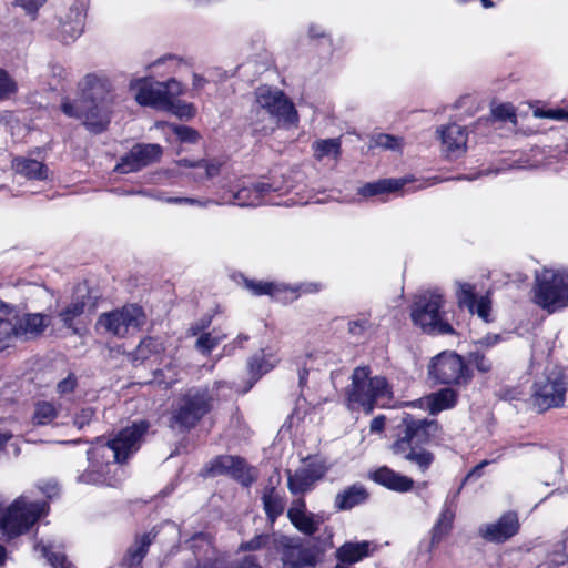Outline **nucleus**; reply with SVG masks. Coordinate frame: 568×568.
Wrapping results in <instances>:
<instances>
[{
	"label": "nucleus",
	"instance_id": "obj_1",
	"mask_svg": "<svg viewBox=\"0 0 568 568\" xmlns=\"http://www.w3.org/2000/svg\"><path fill=\"white\" fill-rule=\"evenodd\" d=\"M148 428H121L108 438H97L88 450L89 467L79 477L83 484L116 486L123 470L116 465L124 463L139 448Z\"/></svg>",
	"mask_w": 568,
	"mask_h": 568
},
{
	"label": "nucleus",
	"instance_id": "obj_2",
	"mask_svg": "<svg viewBox=\"0 0 568 568\" xmlns=\"http://www.w3.org/2000/svg\"><path fill=\"white\" fill-rule=\"evenodd\" d=\"M79 98L64 100L62 112L83 122L93 133L104 131L118 94L112 80L103 73H89L78 84Z\"/></svg>",
	"mask_w": 568,
	"mask_h": 568
},
{
	"label": "nucleus",
	"instance_id": "obj_3",
	"mask_svg": "<svg viewBox=\"0 0 568 568\" xmlns=\"http://www.w3.org/2000/svg\"><path fill=\"white\" fill-rule=\"evenodd\" d=\"M290 186L283 178L252 179L248 176L236 178L230 182H223L216 190L219 205H235L240 207H256L273 203V195H282Z\"/></svg>",
	"mask_w": 568,
	"mask_h": 568
},
{
	"label": "nucleus",
	"instance_id": "obj_4",
	"mask_svg": "<svg viewBox=\"0 0 568 568\" xmlns=\"http://www.w3.org/2000/svg\"><path fill=\"white\" fill-rule=\"evenodd\" d=\"M297 123L295 105L282 90L268 85L255 90V101L251 111V124L255 131L267 135L277 126H296Z\"/></svg>",
	"mask_w": 568,
	"mask_h": 568
},
{
	"label": "nucleus",
	"instance_id": "obj_5",
	"mask_svg": "<svg viewBox=\"0 0 568 568\" xmlns=\"http://www.w3.org/2000/svg\"><path fill=\"white\" fill-rule=\"evenodd\" d=\"M392 398V390L385 377H369L367 367H357L352 374V385L347 393L351 409H363L369 414L374 406L384 407Z\"/></svg>",
	"mask_w": 568,
	"mask_h": 568
},
{
	"label": "nucleus",
	"instance_id": "obj_6",
	"mask_svg": "<svg viewBox=\"0 0 568 568\" xmlns=\"http://www.w3.org/2000/svg\"><path fill=\"white\" fill-rule=\"evenodd\" d=\"M445 298L439 288L427 290L415 295L410 305V320L424 333L430 335L454 334L453 326L442 311Z\"/></svg>",
	"mask_w": 568,
	"mask_h": 568
},
{
	"label": "nucleus",
	"instance_id": "obj_7",
	"mask_svg": "<svg viewBox=\"0 0 568 568\" xmlns=\"http://www.w3.org/2000/svg\"><path fill=\"white\" fill-rule=\"evenodd\" d=\"M232 394V386L225 382H216L212 388L192 389L182 398L175 420L182 426L192 425L210 412L215 400L229 399Z\"/></svg>",
	"mask_w": 568,
	"mask_h": 568
},
{
	"label": "nucleus",
	"instance_id": "obj_8",
	"mask_svg": "<svg viewBox=\"0 0 568 568\" xmlns=\"http://www.w3.org/2000/svg\"><path fill=\"white\" fill-rule=\"evenodd\" d=\"M48 511L44 501H29L20 496L6 509L0 504V529L8 538L26 534Z\"/></svg>",
	"mask_w": 568,
	"mask_h": 568
},
{
	"label": "nucleus",
	"instance_id": "obj_9",
	"mask_svg": "<svg viewBox=\"0 0 568 568\" xmlns=\"http://www.w3.org/2000/svg\"><path fill=\"white\" fill-rule=\"evenodd\" d=\"M535 303L549 313L568 305V270H545L536 277Z\"/></svg>",
	"mask_w": 568,
	"mask_h": 568
},
{
	"label": "nucleus",
	"instance_id": "obj_10",
	"mask_svg": "<svg viewBox=\"0 0 568 568\" xmlns=\"http://www.w3.org/2000/svg\"><path fill=\"white\" fill-rule=\"evenodd\" d=\"M145 321L146 316L143 310L135 304H129L122 308L101 314L97 321V329L123 338L139 332Z\"/></svg>",
	"mask_w": 568,
	"mask_h": 568
},
{
	"label": "nucleus",
	"instance_id": "obj_11",
	"mask_svg": "<svg viewBox=\"0 0 568 568\" xmlns=\"http://www.w3.org/2000/svg\"><path fill=\"white\" fill-rule=\"evenodd\" d=\"M428 442V428H405L403 435L392 445V450L394 454H402L424 471L434 460V456L423 448Z\"/></svg>",
	"mask_w": 568,
	"mask_h": 568
},
{
	"label": "nucleus",
	"instance_id": "obj_12",
	"mask_svg": "<svg viewBox=\"0 0 568 568\" xmlns=\"http://www.w3.org/2000/svg\"><path fill=\"white\" fill-rule=\"evenodd\" d=\"M196 565H189L186 568H225L224 561L217 557L212 544V537L206 532H197L189 540ZM232 568H262L255 556H245Z\"/></svg>",
	"mask_w": 568,
	"mask_h": 568
},
{
	"label": "nucleus",
	"instance_id": "obj_13",
	"mask_svg": "<svg viewBox=\"0 0 568 568\" xmlns=\"http://www.w3.org/2000/svg\"><path fill=\"white\" fill-rule=\"evenodd\" d=\"M568 388V377L560 368L548 372L546 377L534 385L532 402L538 410L561 406Z\"/></svg>",
	"mask_w": 568,
	"mask_h": 568
},
{
	"label": "nucleus",
	"instance_id": "obj_14",
	"mask_svg": "<svg viewBox=\"0 0 568 568\" xmlns=\"http://www.w3.org/2000/svg\"><path fill=\"white\" fill-rule=\"evenodd\" d=\"M200 475L202 477L227 475L245 487L251 486L256 478L254 468L247 466L243 458L232 455H220L211 459Z\"/></svg>",
	"mask_w": 568,
	"mask_h": 568
},
{
	"label": "nucleus",
	"instance_id": "obj_15",
	"mask_svg": "<svg viewBox=\"0 0 568 568\" xmlns=\"http://www.w3.org/2000/svg\"><path fill=\"white\" fill-rule=\"evenodd\" d=\"M428 374L442 384H459L469 378L463 358L454 352H443L435 356L428 367Z\"/></svg>",
	"mask_w": 568,
	"mask_h": 568
},
{
	"label": "nucleus",
	"instance_id": "obj_16",
	"mask_svg": "<svg viewBox=\"0 0 568 568\" xmlns=\"http://www.w3.org/2000/svg\"><path fill=\"white\" fill-rule=\"evenodd\" d=\"M328 467L322 459H308L305 465L294 473L287 470V488L294 496L312 491L316 484L322 480Z\"/></svg>",
	"mask_w": 568,
	"mask_h": 568
},
{
	"label": "nucleus",
	"instance_id": "obj_17",
	"mask_svg": "<svg viewBox=\"0 0 568 568\" xmlns=\"http://www.w3.org/2000/svg\"><path fill=\"white\" fill-rule=\"evenodd\" d=\"M245 287L254 295H270L281 303H290L300 296V292L313 293L321 290L320 284L310 283L301 286H288L283 283L245 280Z\"/></svg>",
	"mask_w": 568,
	"mask_h": 568
},
{
	"label": "nucleus",
	"instance_id": "obj_18",
	"mask_svg": "<svg viewBox=\"0 0 568 568\" xmlns=\"http://www.w3.org/2000/svg\"><path fill=\"white\" fill-rule=\"evenodd\" d=\"M161 156V145L155 143H138L121 158L114 171L121 174L136 172L159 161Z\"/></svg>",
	"mask_w": 568,
	"mask_h": 568
},
{
	"label": "nucleus",
	"instance_id": "obj_19",
	"mask_svg": "<svg viewBox=\"0 0 568 568\" xmlns=\"http://www.w3.org/2000/svg\"><path fill=\"white\" fill-rule=\"evenodd\" d=\"M280 555L282 568H315L318 562L315 548L306 547L287 537L281 540Z\"/></svg>",
	"mask_w": 568,
	"mask_h": 568
},
{
	"label": "nucleus",
	"instance_id": "obj_20",
	"mask_svg": "<svg viewBox=\"0 0 568 568\" xmlns=\"http://www.w3.org/2000/svg\"><path fill=\"white\" fill-rule=\"evenodd\" d=\"M287 518L291 524L306 536L314 535L320 526L326 520L324 513H311L306 508L304 498L294 499L287 510Z\"/></svg>",
	"mask_w": 568,
	"mask_h": 568
},
{
	"label": "nucleus",
	"instance_id": "obj_21",
	"mask_svg": "<svg viewBox=\"0 0 568 568\" xmlns=\"http://www.w3.org/2000/svg\"><path fill=\"white\" fill-rule=\"evenodd\" d=\"M456 297L460 306H465L471 314H477L485 322H490L491 300L487 292L479 298L476 297L475 286L467 282H456Z\"/></svg>",
	"mask_w": 568,
	"mask_h": 568
},
{
	"label": "nucleus",
	"instance_id": "obj_22",
	"mask_svg": "<svg viewBox=\"0 0 568 568\" xmlns=\"http://www.w3.org/2000/svg\"><path fill=\"white\" fill-rule=\"evenodd\" d=\"M130 89L134 93L135 101L140 105L163 110L168 105L165 87L161 82L151 83L146 79H138L131 82Z\"/></svg>",
	"mask_w": 568,
	"mask_h": 568
},
{
	"label": "nucleus",
	"instance_id": "obj_23",
	"mask_svg": "<svg viewBox=\"0 0 568 568\" xmlns=\"http://www.w3.org/2000/svg\"><path fill=\"white\" fill-rule=\"evenodd\" d=\"M519 529V521L516 513L504 514L496 523L485 524L479 527V535L490 542H504L515 536Z\"/></svg>",
	"mask_w": 568,
	"mask_h": 568
},
{
	"label": "nucleus",
	"instance_id": "obj_24",
	"mask_svg": "<svg viewBox=\"0 0 568 568\" xmlns=\"http://www.w3.org/2000/svg\"><path fill=\"white\" fill-rule=\"evenodd\" d=\"M87 0H77L60 23V37L65 43L73 42L84 31Z\"/></svg>",
	"mask_w": 568,
	"mask_h": 568
},
{
	"label": "nucleus",
	"instance_id": "obj_25",
	"mask_svg": "<svg viewBox=\"0 0 568 568\" xmlns=\"http://www.w3.org/2000/svg\"><path fill=\"white\" fill-rule=\"evenodd\" d=\"M443 151L449 159L462 156L467 150L468 132L466 128L452 123L438 130Z\"/></svg>",
	"mask_w": 568,
	"mask_h": 568
},
{
	"label": "nucleus",
	"instance_id": "obj_26",
	"mask_svg": "<svg viewBox=\"0 0 568 568\" xmlns=\"http://www.w3.org/2000/svg\"><path fill=\"white\" fill-rule=\"evenodd\" d=\"M17 341L28 339L40 335L51 323V317L41 313L24 314L22 316L12 312Z\"/></svg>",
	"mask_w": 568,
	"mask_h": 568
},
{
	"label": "nucleus",
	"instance_id": "obj_27",
	"mask_svg": "<svg viewBox=\"0 0 568 568\" xmlns=\"http://www.w3.org/2000/svg\"><path fill=\"white\" fill-rule=\"evenodd\" d=\"M280 361L281 358L277 354V349L271 347H266L260 353L253 355L248 361V371L253 381L244 392H247L261 376L276 367Z\"/></svg>",
	"mask_w": 568,
	"mask_h": 568
},
{
	"label": "nucleus",
	"instance_id": "obj_28",
	"mask_svg": "<svg viewBox=\"0 0 568 568\" xmlns=\"http://www.w3.org/2000/svg\"><path fill=\"white\" fill-rule=\"evenodd\" d=\"M462 487H459L452 496H448L443 509L439 514L432 529V544H439L445 536L449 534L453 528V521L455 518L454 503L457 499Z\"/></svg>",
	"mask_w": 568,
	"mask_h": 568
},
{
	"label": "nucleus",
	"instance_id": "obj_29",
	"mask_svg": "<svg viewBox=\"0 0 568 568\" xmlns=\"http://www.w3.org/2000/svg\"><path fill=\"white\" fill-rule=\"evenodd\" d=\"M371 478L375 483H377L390 490H395V491H399V493H405V491L410 490L413 488V484H414L413 479H410L409 477L400 475L386 466L381 467L377 470H375L374 473H372Z\"/></svg>",
	"mask_w": 568,
	"mask_h": 568
},
{
	"label": "nucleus",
	"instance_id": "obj_30",
	"mask_svg": "<svg viewBox=\"0 0 568 568\" xmlns=\"http://www.w3.org/2000/svg\"><path fill=\"white\" fill-rule=\"evenodd\" d=\"M372 554L369 541H347L336 550V558L344 565L351 566L369 557Z\"/></svg>",
	"mask_w": 568,
	"mask_h": 568
},
{
	"label": "nucleus",
	"instance_id": "obj_31",
	"mask_svg": "<svg viewBox=\"0 0 568 568\" xmlns=\"http://www.w3.org/2000/svg\"><path fill=\"white\" fill-rule=\"evenodd\" d=\"M16 173L29 179L43 181L48 179L49 169L42 162L24 156H17L11 164Z\"/></svg>",
	"mask_w": 568,
	"mask_h": 568
},
{
	"label": "nucleus",
	"instance_id": "obj_32",
	"mask_svg": "<svg viewBox=\"0 0 568 568\" xmlns=\"http://www.w3.org/2000/svg\"><path fill=\"white\" fill-rule=\"evenodd\" d=\"M156 537V532L151 530L141 536H136L132 546L128 549L123 562L128 567H134L142 562L148 554L149 547L152 545Z\"/></svg>",
	"mask_w": 568,
	"mask_h": 568
},
{
	"label": "nucleus",
	"instance_id": "obj_33",
	"mask_svg": "<svg viewBox=\"0 0 568 568\" xmlns=\"http://www.w3.org/2000/svg\"><path fill=\"white\" fill-rule=\"evenodd\" d=\"M368 498V493L363 485L355 484L335 496L334 506L338 510H349L355 506L364 504Z\"/></svg>",
	"mask_w": 568,
	"mask_h": 568
},
{
	"label": "nucleus",
	"instance_id": "obj_34",
	"mask_svg": "<svg viewBox=\"0 0 568 568\" xmlns=\"http://www.w3.org/2000/svg\"><path fill=\"white\" fill-rule=\"evenodd\" d=\"M263 508L268 521L273 525L284 511V497L274 486H266L262 495Z\"/></svg>",
	"mask_w": 568,
	"mask_h": 568
},
{
	"label": "nucleus",
	"instance_id": "obj_35",
	"mask_svg": "<svg viewBox=\"0 0 568 568\" xmlns=\"http://www.w3.org/2000/svg\"><path fill=\"white\" fill-rule=\"evenodd\" d=\"M406 184L405 179H383L366 183L358 189V194L363 197H372L384 193L398 191Z\"/></svg>",
	"mask_w": 568,
	"mask_h": 568
},
{
	"label": "nucleus",
	"instance_id": "obj_36",
	"mask_svg": "<svg viewBox=\"0 0 568 568\" xmlns=\"http://www.w3.org/2000/svg\"><path fill=\"white\" fill-rule=\"evenodd\" d=\"M456 402L457 393L452 388H443L424 398V403L432 414L452 408Z\"/></svg>",
	"mask_w": 568,
	"mask_h": 568
},
{
	"label": "nucleus",
	"instance_id": "obj_37",
	"mask_svg": "<svg viewBox=\"0 0 568 568\" xmlns=\"http://www.w3.org/2000/svg\"><path fill=\"white\" fill-rule=\"evenodd\" d=\"M312 150L317 161H336L341 155V141L338 139L316 140L312 144Z\"/></svg>",
	"mask_w": 568,
	"mask_h": 568
},
{
	"label": "nucleus",
	"instance_id": "obj_38",
	"mask_svg": "<svg viewBox=\"0 0 568 568\" xmlns=\"http://www.w3.org/2000/svg\"><path fill=\"white\" fill-rule=\"evenodd\" d=\"M87 308V302L83 297L77 298L72 301L64 310H62L59 314L61 321L64 326L71 328L74 334L79 333V328L75 326L77 320H79L84 313Z\"/></svg>",
	"mask_w": 568,
	"mask_h": 568
},
{
	"label": "nucleus",
	"instance_id": "obj_39",
	"mask_svg": "<svg viewBox=\"0 0 568 568\" xmlns=\"http://www.w3.org/2000/svg\"><path fill=\"white\" fill-rule=\"evenodd\" d=\"M163 343L159 338L148 337L140 342L134 353V361H149L154 357V362L163 352Z\"/></svg>",
	"mask_w": 568,
	"mask_h": 568
},
{
	"label": "nucleus",
	"instance_id": "obj_40",
	"mask_svg": "<svg viewBox=\"0 0 568 568\" xmlns=\"http://www.w3.org/2000/svg\"><path fill=\"white\" fill-rule=\"evenodd\" d=\"M17 343L14 317L12 312L0 315V352L13 346Z\"/></svg>",
	"mask_w": 568,
	"mask_h": 568
},
{
	"label": "nucleus",
	"instance_id": "obj_41",
	"mask_svg": "<svg viewBox=\"0 0 568 568\" xmlns=\"http://www.w3.org/2000/svg\"><path fill=\"white\" fill-rule=\"evenodd\" d=\"M36 550H40L41 555L47 558L53 568H72L71 562L67 560L65 555L57 549L52 544H37Z\"/></svg>",
	"mask_w": 568,
	"mask_h": 568
},
{
	"label": "nucleus",
	"instance_id": "obj_42",
	"mask_svg": "<svg viewBox=\"0 0 568 568\" xmlns=\"http://www.w3.org/2000/svg\"><path fill=\"white\" fill-rule=\"evenodd\" d=\"M58 416V408L50 402H39L36 404L33 419L37 425L44 426L51 424Z\"/></svg>",
	"mask_w": 568,
	"mask_h": 568
},
{
	"label": "nucleus",
	"instance_id": "obj_43",
	"mask_svg": "<svg viewBox=\"0 0 568 568\" xmlns=\"http://www.w3.org/2000/svg\"><path fill=\"white\" fill-rule=\"evenodd\" d=\"M18 90L16 78L8 70L0 68V102L11 99Z\"/></svg>",
	"mask_w": 568,
	"mask_h": 568
},
{
	"label": "nucleus",
	"instance_id": "obj_44",
	"mask_svg": "<svg viewBox=\"0 0 568 568\" xmlns=\"http://www.w3.org/2000/svg\"><path fill=\"white\" fill-rule=\"evenodd\" d=\"M403 144V139L399 136L378 133L371 138L369 148H381L384 150L400 151Z\"/></svg>",
	"mask_w": 568,
	"mask_h": 568
},
{
	"label": "nucleus",
	"instance_id": "obj_45",
	"mask_svg": "<svg viewBox=\"0 0 568 568\" xmlns=\"http://www.w3.org/2000/svg\"><path fill=\"white\" fill-rule=\"evenodd\" d=\"M225 337V335L219 332H210L202 334L195 344V347L202 352L203 354L210 353L214 347H216L221 341Z\"/></svg>",
	"mask_w": 568,
	"mask_h": 568
},
{
	"label": "nucleus",
	"instance_id": "obj_46",
	"mask_svg": "<svg viewBox=\"0 0 568 568\" xmlns=\"http://www.w3.org/2000/svg\"><path fill=\"white\" fill-rule=\"evenodd\" d=\"M318 361L317 355L307 354L305 358H301L297 363L300 367L298 369V382L300 385H304L307 381V374L310 369L320 368V364L316 362Z\"/></svg>",
	"mask_w": 568,
	"mask_h": 568
},
{
	"label": "nucleus",
	"instance_id": "obj_47",
	"mask_svg": "<svg viewBox=\"0 0 568 568\" xmlns=\"http://www.w3.org/2000/svg\"><path fill=\"white\" fill-rule=\"evenodd\" d=\"M270 534H260L254 536L248 541H244L240 545L239 549L242 551H256L266 547L270 542Z\"/></svg>",
	"mask_w": 568,
	"mask_h": 568
},
{
	"label": "nucleus",
	"instance_id": "obj_48",
	"mask_svg": "<svg viewBox=\"0 0 568 568\" xmlns=\"http://www.w3.org/2000/svg\"><path fill=\"white\" fill-rule=\"evenodd\" d=\"M536 118H547L556 121H567L568 110L562 108L541 109L538 108L534 111Z\"/></svg>",
	"mask_w": 568,
	"mask_h": 568
},
{
	"label": "nucleus",
	"instance_id": "obj_49",
	"mask_svg": "<svg viewBox=\"0 0 568 568\" xmlns=\"http://www.w3.org/2000/svg\"><path fill=\"white\" fill-rule=\"evenodd\" d=\"M567 561L568 555L566 554V545L562 542L556 544L554 550L548 555L549 565L558 567L565 565Z\"/></svg>",
	"mask_w": 568,
	"mask_h": 568
},
{
	"label": "nucleus",
	"instance_id": "obj_50",
	"mask_svg": "<svg viewBox=\"0 0 568 568\" xmlns=\"http://www.w3.org/2000/svg\"><path fill=\"white\" fill-rule=\"evenodd\" d=\"M169 128L182 142L195 143L199 139V133L189 126L170 124Z\"/></svg>",
	"mask_w": 568,
	"mask_h": 568
},
{
	"label": "nucleus",
	"instance_id": "obj_51",
	"mask_svg": "<svg viewBox=\"0 0 568 568\" xmlns=\"http://www.w3.org/2000/svg\"><path fill=\"white\" fill-rule=\"evenodd\" d=\"M161 84L165 87V95L169 106L171 102L174 100V98L183 94V85L175 79H170L166 82H161Z\"/></svg>",
	"mask_w": 568,
	"mask_h": 568
},
{
	"label": "nucleus",
	"instance_id": "obj_52",
	"mask_svg": "<svg viewBox=\"0 0 568 568\" xmlns=\"http://www.w3.org/2000/svg\"><path fill=\"white\" fill-rule=\"evenodd\" d=\"M469 361L481 373H487L491 369V362L479 351L470 353Z\"/></svg>",
	"mask_w": 568,
	"mask_h": 568
},
{
	"label": "nucleus",
	"instance_id": "obj_53",
	"mask_svg": "<svg viewBox=\"0 0 568 568\" xmlns=\"http://www.w3.org/2000/svg\"><path fill=\"white\" fill-rule=\"evenodd\" d=\"M313 420L307 419L306 409L302 406L297 405L291 415H288L287 420L284 426H298L304 423H312Z\"/></svg>",
	"mask_w": 568,
	"mask_h": 568
},
{
	"label": "nucleus",
	"instance_id": "obj_54",
	"mask_svg": "<svg viewBox=\"0 0 568 568\" xmlns=\"http://www.w3.org/2000/svg\"><path fill=\"white\" fill-rule=\"evenodd\" d=\"M163 110H168L179 118H191L194 114L192 105L174 101L171 102L170 106H165Z\"/></svg>",
	"mask_w": 568,
	"mask_h": 568
},
{
	"label": "nucleus",
	"instance_id": "obj_55",
	"mask_svg": "<svg viewBox=\"0 0 568 568\" xmlns=\"http://www.w3.org/2000/svg\"><path fill=\"white\" fill-rule=\"evenodd\" d=\"M77 386V379L73 375H68L64 379L60 381L57 385V392L61 397H67L72 394Z\"/></svg>",
	"mask_w": 568,
	"mask_h": 568
},
{
	"label": "nucleus",
	"instance_id": "obj_56",
	"mask_svg": "<svg viewBox=\"0 0 568 568\" xmlns=\"http://www.w3.org/2000/svg\"><path fill=\"white\" fill-rule=\"evenodd\" d=\"M493 115H494V118H496L498 120H503V121H506V120L514 121L516 118L515 110H514L513 105L506 104V103L496 105L493 109Z\"/></svg>",
	"mask_w": 568,
	"mask_h": 568
},
{
	"label": "nucleus",
	"instance_id": "obj_57",
	"mask_svg": "<svg viewBox=\"0 0 568 568\" xmlns=\"http://www.w3.org/2000/svg\"><path fill=\"white\" fill-rule=\"evenodd\" d=\"M47 0H14V4L21 7L27 13L36 14Z\"/></svg>",
	"mask_w": 568,
	"mask_h": 568
},
{
	"label": "nucleus",
	"instance_id": "obj_58",
	"mask_svg": "<svg viewBox=\"0 0 568 568\" xmlns=\"http://www.w3.org/2000/svg\"><path fill=\"white\" fill-rule=\"evenodd\" d=\"M214 195H216V192L214 193ZM185 204L192 205V206H197L201 209H206L211 205H219V203L216 202V196H214L212 199L211 197H203V199L185 197Z\"/></svg>",
	"mask_w": 568,
	"mask_h": 568
},
{
	"label": "nucleus",
	"instance_id": "obj_59",
	"mask_svg": "<svg viewBox=\"0 0 568 568\" xmlns=\"http://www.w3.org/2000/svg\"><path fill=\"white\" fill-rule=\"evenodd\" d=\"M118 194H121V195H141V196H146V197H151V199H154V200H162V192H155V191H151V190H144V189H132V190H128V191H118Z\"/></svg>",
	"mask_w": 568,
	"mask_h": 568
},
{
	"label": "nucleus",
	"instance_id": "obj_60",
	"mask_svg": "<svg viewBox=\"0 0 568 568\" xmlns=\"http://www.w3.org/2000/svg\"><path fill=\"white\" fill-rule=\"evenodd\" d=\"M201 169H204L205 176L211 179L219 174L222 163L220 161L213 160V161H205L201 160Z\"/></svg>",
	"mask_w": 568,
	"mask_h": 568
},
{
	"label": "nucleus",
	"instance_id": "obj_61",
	"mask_svg": "<svg viewBox=\"0 0 568 568\" xmlns=\"http://www.w3.org/2000/svg\"><path fill=\"white\" fill-rule=\"evenodd\" d=\"M368 327V320L361 317L348 322V331L353 335H361Z\"/></svg>",
	"mask_w": 568,
	"mask_h": 568
},
{
	"label": "nucleus",
	"instance_id": "obj_62",
	"mask_svg": "<svg viewBox=\"0 0 568 568\" xmlns=\"http://www.w3.org/2000/svg\"><path fill=\"white\" fill-rule=\"evenodd\" d=\"M95 412L91 407L83 408L81 413L77 416L75 424L77 426H87L94 422Z\"/></svg>",
	"mask_w": 568,
	"mask_h": 568
},
{
	"label": "nucleus",
	"instance_id": "obj_63",
	"mask_svg": "<svg viewBox=\"0 0 568 568\" xmlns=\"http://www.w3.org/2000/svg\"><path fill=\"white\" fill-rule=\"evenodd\" d=\"M11 438H12V435L7 428L0 429V450L6 449L7 447H12L13 454L18 455V453H19L18 447L14 444H9Z\"/></svg>",
	"mask_w": 568,
	"mask_h": 568
},
{
	"label": "nucleus",
	"instance_id": "obj_64",
	"mask_svg": "<svg viewBox=\"0 0 568 568\" xmlns=\"http://www.w3.org/2000/svg\"><path fill=\"white\" fill-rule=\"evenodd\" d=\"M39 489L48 497L53 498L59 493L58 483L54 480H49L42 485H39Z\"/></svg>",
	"mask_w": 568,
	"mask_h": 568
}]
</instances>
